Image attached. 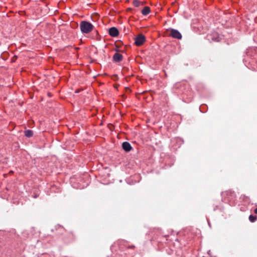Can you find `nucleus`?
<instances>
[{
  "instance_id": "nucleus-12",
  "label": "nucleus",
  "mask_w": 257,
  "mask_h": 257,
  "mask_svg": "<svg viewBox=\"0 0 257 257\" xmlns=\"http://www.w3.org/2000/svg\"><path fill=\"white\" fill-rule=\"evenodd\" d=\"M113 77L114 78V80H117L118 79V76L117 75H114L113 76Z\"/></svg>"
},
{
  "instance_id": "nucleus-15",
  "label": "nucleus",
  "mask_w": 257,
  "mask_h": 257,
  "mask_svg": "<svg viewBox=\"0 0 257 257\" xmlns=\"http://www.w3.org/2000/svg\"><path fill=\"white\" fill-rule=\"evenodd\" d=\"M118 86V85H117V86H114V87L116 88H117Z\"/></svg>"
},
{
  "instance_id": "nucleus-14",
  "label": "nucleus",
  "mask_w": 257,
  "mask_h": 257,
  "mask_svg": "<svg viewBox=\"0 0 257 257\" xmlns=\"http://www.w3.org/2000/svg\"><path fill=\"white\" fill-rule=\"evenodd\" d=\"M254 213L257 214V208L254 209Z\"/></svg>"
},
{
  "instance_id": "nucleus-2",
  "label": "nucleus",
  "mask_w": 257,
  "mask_h": 257,
  "mask_svg": "<svg viewBox=\"0 0 257 257\" xmlns=\"http://www.w3.org/2000/svg\"><path fill=\"white\" fill-rule=\"evenodd\" d=\"M146 40L145 36L142 34H139L135 38V44L137 46L142 45Z\"/></svg>"
},
{
  "instance_id": "nucleus-9",
  "label": "nucleus",
  "mask_w": 257,
  "mask_h": 257,
  "mask_svg": "<svg viewBox=\"0 0 257 257\" xmlns=\"http://www.w3.org/2000/svg\"><path fill=\"white\" fill-rule=\"evenodd\" d=\"M256 219H257L256 216H253V215H250L249 216V219L250 221L251 222H254L256 220Z\"/></svg>"
},
{
  "instance_id": "nucleus-3",
  "label": "nucleus",
  "mask_w": 257,
  "mask_h": 257,
  "mask_svg": "<svg viewBox=\"0 0 257 257\" xmlns=\"http://www.w3.org/2000/svg\"><path fill=\"white\" fill-rule=\"evenodd\" d=\"M170 36L173 37V38L177 39H181L182 35L181 33L177 30L171 29L170 30Z\"/></svg>"
},
{
  "instance_id": "nucleus-6",
  "label": "nucleus",
  "mask_w": 257,
  "mask_h": 257,
  "mask_svg": "<svg viewBox=\"0 0 257 257\" xmlns=\"http://www.w3.org/2000/svg\"><path fill=\"white\" fill-rule=\"evenodd\" d=\"M113 60L116 62H118L122 60V56L120 54L116 53L113 56Z\"/></svg>"
},
{
  "instance_id": "nucleus-4",
  "label": "nucleus",
  "mask_w": 257,
  "mask_h": 257,
  "mask_svg": "<svg viewBox=\"0 0 257 257\" xmlns=\"http://www.w3.org/2000/svg\"><path fill=\"white\" fill-rule=\"evenodd\" d=\"M109 34L111 37H115L118 35L119 32L118 30L116 28L112 27L109 29Z\"/></svg>"
},
{
  "instance_id": "nucleus-13",
  "label": "nucleus",
  "mask_w": 257,
  "mask_h": 257,
  "mask_svg": "<svg viewBox=\"0 0 257 257\" xmlns=\"http://www.w3.org/2000/svg\"><path fill=\"white\" fill-rule=\"evenodd\" d=\"M128 247L134 249V248H135V246L134 245H132V246H129Z\"/></svg>"
},
{
  "instance_id": "nucleus-7",
  "label": "nucleus",
  "mask_w": 257,
  "mask_h": 257,
  "mask_svg": "<svg viewBox=\"0 0 257 257\" xmlns=\"http://www.w3.org/2000/svg\"><path fill=\"white\" fill-rule=\"evenodd\" d=\"M150 8L149 7H145L142 11V14L146 16L148 15L150 13Z\"/></svg>"
},
{
  "instance_id": "nucleus-8",
  "label": "nucleus",
  "mask_w": 257,
  "mask_h": 257,
  "mask_svg": "<svg viewBox=\"0 0 257 257\" xmlns=\"http://www.w3.org/2000/svg\"><path fill=\"white\" fill-rule=\"evenodd\" d=\"M33 135V132L31 130H28L25 131V135L27 137H31Z\"/></svg>"
},
{
  "instance_id": "nucleus-5",
  "label": "nucleus",
  "mask_w": 257,
  "mask_h": 257,
  "mask_svg": "<svg viewBox=\"0 0 257 257\" xmlns=\"http://www.w3.org/2000/svg\"><path fill=\"white\" fill-rule=\"evenodd\" d=\"M122 149L126 152H129L132 149L131 144L127 142H123L122 144Z\"/></svg>"
},
{
  "instance_id": "nucleus-1",
  "label": "nucleus",
  "mask_w": 257,
  "mask_h": 257,
  "mask_svg": "<svg viewBox=\"0 0 257 257\" xmlns=\"http://www.w3.org/2000/svg\"><path fill=\"white\" fill-rule=\"evenodd\" d=\"M94 26L89 22L83 21L80 23V29L82 33L88 34L91 32Z\"/></svg>"
},
{
  "instance_id": "nucleus-11",
  "label": "nucleus",
  "mask_w": 257,
  "mask_h": 257,
  "mask_svg": "<svg viewBox=\"0 0 257 257\" xmlns=\"http://www.w3.org/2000/svg\"><path fill=\"white\" fill-rule=\"evenodd\" d=\"M133 4L135 7H139V6L140 5V2L139 1H138V0H135L133 2Z\"/></svg>"
},
{
  "instance_id": "nucleus-10",
  "label": "nucleus",
  "mask_w": 257,
  "mask_h": 257,
  "mask_svg": "<svg viewBox=\"0 0 257 257\" xmlns=\"http://www.w3.org/2000/svg\"><path fill=\"white\" fill-rule=\"evenodd\" d=\"M213 35H214V36L212 37L211 38V39L213 41H218L219 40H218V35L217 33H214Z\"/></svg>"
}]
</instances>
